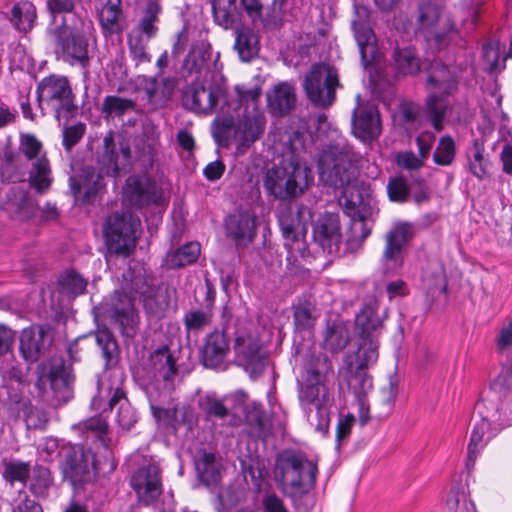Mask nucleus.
<instances>
[{"label":"nucleus","instance_id":"nucleus-57","mask_svg":"<svg viewBox=\"0 0 512 512\" xmlns=\"http://www.w3.org/2000/svg\"><path fill=\"white\" fill-rule=\"evenodd\" d=\"M213 315V311L207 308L188 311L183 317L185 329L199 333L212 323Z\"/></svg>","mask_w":512,"mask_h":512},{"label":"nucleus","instance_id":"nucleus-31","mask_svg":"<svg viewBox=\"0 0 512 512\" xmlns=\"http://www.w3.org/2000/svg\"><path fill=\"white\" fill-rule=\"evenodd\" d=\"M353 130L363 141L376 139L381 133L380 117L376 109L363 108L354 112Z\"/></svg>","mask_w":512,"mask_h":512},{"label":"nucleus","instance_id":"nucleus-35","mask_svg":"<svg viewBox=\"0 0 512 512\" xmlns=\"http://www.w3.org/2000/svg\"><path fill=\"white\" fill-rule=\"evenodd\" d=\"M118 405L115 421L123 431H130L138 421L136 410L128 401L123 389L117 387L113 390L108 401V409L112 410Z\"/></svg>","mask_w":512,"mask_h":512},{"label":"nucleus","instance_id":"nucleus-54","mask_svg":"<svg viewBox=\"0 0 512 512\" xmlns=\"http://www.w3.org/2000/svg\"><path fill=\"white\" fill-rule=\"evenodd\" d=\"M456 158V144L450 135L441 136L433 152V162L438 166H450Z\"/></svg>","mask_w":512,"mask_h":512},{"label":"nucleus","instance_id":"nucleus-3","mask_svg":"<svg viewBox=\"0 0 512 512\" xmlns=\"http://www.w3.org/2000/svg\"><path fill=\"white\" fill-rule=\"evenodd\" d=\"M92 22L87 18L71 17L69 21L48 26L47 36L53 44L58 59L71 66L86 69L90 64L88 35Z\"/></svg>","mask_w":512,"mask_h":512},{"label":"nucleus","instance_id":"nucleus-43","mask_svg":"<svg viewBox=\"0 0 512 512\" xmlns=\"http://www.w3.org/2000/svg\"><path fill=\"white\" fill-rule=\"evenodd\" d=\"M319 317L317 309L310 301H302L294 306L293 322L297 332H310Z\"/></svg>","mask_w":512,"mask_h":512},{"label":"nucleus","instance_id":"nucleus-29","mask_svg":"<svg viewBox=\"0 0 512 512\" xmlns=\"http://www.w3.org/2000/svg\"><path fill=\"white\" fill-rule=\"evenodd\" d=\"M198 479L207 487L217 485L221 480L220 458L214 452L199 449L194 455Z\"/></svg>","mask_w":512,"mask_h":512},{"label":"nucleus","instance_id":"nucleus-12","mask_svg":"<svg viewBox=\"0 0 512 512\" xmlns=\"http://www.w3.org/2000/svg\"><path fill=\"white\" fill-rule=\"evenodd\" d=\"M233 349L235 361L250 374L252 378L260 376L267 364V357L261 352V345L256 336L237 321L234 332Z\"/></svg>","mask_w":512,"mask_h":512},{"label":"nucleus","instance_id":"nucleus-21","mask_svg":"<svg viewBox=\"0 0 512 512\" xmlns=\"http://www.w3.org/2000/svg\"><path fill=\"white\" fill-rule=\"evenodd\" d=\"M130 484L145 505L155 502L163 491L160 469L156 464L139 468L131 477Z\"/></svg>","mask_w":512,"mask_h":512},{"label":"nucleus","instance_id":"nucleus-8","mask_svg":"<svg viewBox=\"0 0 512 512\" xmlns=\"http://www.w3.org/2000/svg\"><path fill=\"white\" fill-rule=\"evenodd\" d=\"M303 87L309 101L316 107L328 108L336 100V89L341 88L338 70L327 63L312 66L306 74Z\"/></svg>","mask_w":512,"mask_h":512},{"label":"nucleus","instance_id":"nucleus-46","mask_svg":"<svg viewBox=\"0 0 512 512\" xmlns=\"http://www.w3.org/2000/svg\"><path fill=\"white\" fill-rule=\"evenodd\" d=\"M79 428L86 433L94 434V437L99 441L105 452L111 455V439L108 437V422L101 416H94L79 424Z\"/></svg>","mask_w":512,"mask_h":512},{"label":"nucleus","instance_id":"nucleus-32","mask_svg":"<svg viewBox=\"0 0 512 512\" xmlns=\"http://www.w3.org/2000/svg\"><path fill=\"white\" fill-rule=\"evenodd\" d=\"M344 199L345 209L354 216L364 211L371 201V189L365 182L358 178L352 184L340 188Z\"/></svg>","mask_w":512,"mask_h":512},{"label":"nucleus","instance_id":"nucleus-38","mask_svg":"<svg viewBox=\"0 0 512 512\" xmlns=\"http://www.w3.org/2000/svg\"><path fill=\"white\" fill-rule=\"evenodd\" d=\"M36 19V7L29 0H21L11 9L10 22L18 31H30L34 27Z\"/></svg>","mask_w":512,"mask_h":512},{"label":"nucleus","instance_id":"nucleus-61","mask_svg":"<svg viewBox=\"0 0 512 512\" xmlns=\"http://www.w3.org/2000/svg\"><path fill=\"white\" fill-rule=\"evenodd\" d=\"M233 128L234 119L232 116L216 117L211 126L215 142L219 145H227L231 139Z\"/></svg>","mask_w":512,"mask_h":512},{"label":"nucleus","instance_id":"nucleus-60","mask_svg":"<svg viewBox=\"0 0 512 512\" xmlns=\"http://www.w3.org/2000/svg\"><path fill=\"white\" fill-rule=\"evenodd\" d=\"M371 234V228L367 226L364 218H353L350 225V234L347 238L349 249L356 250Z\"/></svg>","mask_w":512,"mask_h":512},{"label":"nucleus","instance_id":"nucleus-18","mask_svg":"<svg viewBox=\"0 0 512 512\" xmlns=\"http://www.w3.org/2000/svg\"><path fill=\"white\" fill-rule=\"evenodd\" d=\"M105 176L94 166H84L70 178V188L77 200L91 204L106 191Z\"/></svg>","mask_w":512,"mask_h":512},{"label":"nucleus","instance_id":"nucleus-40","mask_svg":"<svg viewBox=\"0 0 512 512\" xmlns=\"http://www.w3.org/2000/svg\"><path fill=\"white\" fill-rule=\"evenodd\" d=\"M331 365L327 356L323 354L308 355L302 365L301 380L325 382V377Z\"/></svg>","mask_w":512,"mask_h":512},{"label":"nucleus","instance_id":"nucleus-33","mask_svg":"<svg viewBox=\"0 0 512 512\" xmlns=\"http://www.w3.org/2000/svg\"><path fill=\"white\" fill-rule=\"evenodd\" d=\"M391 59L396 76H414L421 70V60L414 47H395Z\"/></svg>","mask_w":512,"mask_h":512},{"label":"nucleus","instance_id":"nucleus-23","mask_svg":"<svg viewBox=\"0 0 512 512\" xmlns=\"http://www.w3.org/2000/svg\"><path fill=\"white\" fill-rule=\"evenodd\" d=\"M414 237L413 225L408 222H398L385 234V247L382 262L388 266H397L402 263L404 247Z\"/></svg>","mask_w":512,"mask_h":512},{"label":"nucleus","instance_id":"nucleus-2","mask_svg":"<svg viewBox=\"0 0 512 512\" xmlns=\"http://www.w3.org/2000/svg\"><path fill=\"white\" fill-rule=\"evenodd\" d=\"M317 474V464L302 452L286 449L278 453L275 459V482L281 492L290 498L295 508L314 489Z\"/></svg>","mask_w":512,"mask_h":512},{"label":"nucleus","instance_id":"nucleus-16","mask_svg":"<svg viewBox=\"0 0 512 512\" xmlns=\"http://www.w3.org/2000/svg\"><path fill=\"white\" fill-rule=\"evenodd\" d=\"M132 288L139 295L145 314L149 320H160L165 317L170 305L167 289L156 287L151 277L135 276Z\"/></svg>","mask_w":512,"mask_h":512},{"label":"nucleus","instance_id":"nucleus-1","mask_svg":"<svg viewBox=\"0 0 512 512\" xmlns=\"http://www.w3.org/2000/svg\"><path fill=\"white\" fill-rule=\"evenodd\" d=\"M356 327L361 340L358 351L354 357L346 358L340 377L358 400L365 399L373 388L372 378L366 370L376 363L379 356L378 337L382 333L383 323L376 302L364 305L356 317Z\"/></svg>","mask_w":512,"mask_h":512},{"label":"nucleus","instance_id":"nucleus-13","mask_svg":"<svg viewBox=\"0 0 512 512\" xmlns=\"http://www.w3.org/2000/svg\"><path fill=\"white\" fill-rule=\"evenodd\" d=\"M123 201L133 208L161 205L163 191L147 174H135L129 176L125 181Z\"/></svg>","mask_w":512,"mask_h":512},{"label":"nucleus","instance_id":"nucleus-5","mask_svg":"<svg viewBox=\"0 0 512 512\" xmlns=\"http://www.w3.org/2000/svg\"><path fill=\"white\" fill-rule=\"evenodd\" d=\"M360 155L347 143L337 142L322 151L318 160L319 179L324 185L340 189L359 176Z\"/></svg>","mask_w":512,"mask_h":512},{"label":"nucleus","instance_id":"nucleus-55","mask_svg":"<svg viewBox=\"0 0 512 512\" xmlns=\"http://www.w3.org/2000/svg\"><path fill=\"white\" fill-rule=\"evenodd\" d=\"M52 484L53 478L50 469L44 465H35L30 483L31 492L37 497L45 498L48 496Z\"/></svg>","mask_w":512,"mask_h":512},{"label":"nucleus","instance_id":"nucleus-59","mask_svg":"<svg viewBox=\"0 0 512 512\" xmlns=\"http://www.w3.org/2000/svg\"><path fill=\"white\" fill-rule=\"evenodd\" d=\"M31 472L30 464L18 460L3 461V477L11 484L15 482L26 483Z\"/></svg>","mask_w":512,"mask_h":512},{"label":"nucleus","instance_id":"nucleus-62","mask_svg":"<svg viewBox=\"0 0 512 512\" xmlns=\"http://www.w3.org/2000/svg\"><path fill=\"white\" fill-rule=\"evenodd\" d=\"M61 289L69 295L83 294L87 287V281L77 272L71 270L59 278Z\"/></svg>","mask_w":512,"mask_h":512},{"label":"nucleus","instance_id":"nucleus-6","mask_svg":"<svg viewBox=\"0 0 512 512\" xmlns=\"http://www.w3.org/2000/svg\"><path fill=\"white\" fill-rule=\"evenodd\" d=\"M426 87L435 90L426 101L427 115L435 131L444 128V118L449 109L446 98L454 95L458 90L457 77L448 66L435 64L426 80Z\"/></svg>","mask_w":512,"mask_h":512},{"label":"nucleus","instance_id":"nucleus-26","mask_svg":"<svg viewBox=\"0 0 512 512\" xmlns=\"http://www.w3.org/2000/svg\"><path fill=\"white\" fill-rule=\"evenodd\" d=\"M227 234L237 247H247L256 237V216L250 211H240L226 220Z\"/></svg>","mask_w":512,"mask_h":512},{"label":"nucleus","instance_id":"nucleus-53","mask_svg":"<svg viewBox=\"0 0 512 512\" xmlns=\"http://www.w3.org/2000/svg\"><path fill=\"white\" fill-rule=\"evenodd\" d=\"M161 7L156 1H149L144 10L143 16L138 24V35H145L146 40L149 41L155 37L158 32L157 23L159 21V14Z\"/></svg>","mask_w":512,"mask_h":512},{"label":"nucleus","instance_id":"nucleus-11","mask_svg":"<svg viewBox=\"0 0 512 512\" xmlns=\"http://www.w3.org/2000/svg\"><path fill=\"white\" fill-rule=\"evenodd\" d=\"M59 457L64 476L73 483L91 481L102 469V464L95 458L93 451L85 450L81 446H63Z\"/></svg>","mask_w":512,"mask_h":512},{"label":"nucleus","instance_id":"nucleus-25","mask_svg":"<svg viewBox=\"0 0 512 512\" xmlns=\"http://www.w3.org/2000/svg\"><path fill=\"white\" fill-rule=\"evenodd\" d=\"M211 58L212 48L209 43L201 41L194 44L183 61L182 76L186 79L194 77V81H199L208 73Z\"/></svg>","mask_w":512,"mask_h":512},{"label":"nucleus","instance_id":"nucleus-63","mask_svg":"<svg viewBox=\"0 0 512 512\" xmlns=\"http://www.w3.org/2000/svg\"><path fill=\"white\" fill-rule=\"evenodd\" d=\"M208 418L223 419L228 416L229 410L223 401L212 395H207L200 403Z\"/></svg>","mask_w":512,"mask_h":512},{"label":"nucleus","instance_id":"nucleus-44","mask_svg":"<svg viewBox=\"0 0 512 512\" xmlns=\"http://www.w3.org/2000/svg\"><path fill=\"white\" fill-rule=\"evenodd\" d=\"M129 111H137V103L133 99L107 95L102 101L101 112L105 119L119 118Z\"/></svg>","mask_w":512,"mask_h":512},{"label":"nucleus","instance_id":"nucleus-51","mask_svg":"<svg viewBox=\"0 0 512 512\" xmlns=\"http://www.w3.org/2000/svg\"><path fill=\"white\" fill-rule=\"evenodd\" d=\"M199 255V243L190 242L168 254L167 262L170 268H181L194 263Z\"/></svg>","mask_w":512,"mask_h":512},{"label":"nucleus","instance_id":"nucleus-19","mask_svg":"<svg viewBox=\"0 0 512 512\" xmlns=\"http://www.w3.org/2000/svg\"><path fill=\"white\" fill-rule=\"evenodd\" d=\"M225 96L224 90L218 86L205 87L199 81H193L184 92V104L199 115H211L218 103Z\"/></svg>","mask_w":512,"mask_h":512},{"label":"nucleus","instance_id":"nucleus-41","mask_svg":"<svg viewBox=\"0 0 512 512\" xmlns=\"http://www.w3.org/2000/svg\"><path fill=\"white\" fill-rule=\"evenodd\" d=\"M212 10L215 22L225 29L231 28L241 15L236 0H213Z\"/></svg>","mask_w":512,"mask_h":512},{"label":"nucleus","instance_id":"nucleus-14","mask_svg":"<svg viewBox=\"0 0 512 512\" xmlns=\"http://www.w3.org/2000/svg\"><path fill=\"white\" fill-rule=\"evenodd\" d=\"M42 144L35 136L27 134L21 137L19 150L28 159L34 160L29 172V183L38 193H45L51 186L52 177L49 161L39 157Z\"/></svg>","mask_w":512,"mask_h":512},{"label":"nucleus","instance_id":"nucleus-45","mask_svg":"<svg viewBox=\"0 0 512 512\" xmlns=\"http://www.w3.org/2000/svg\"><path fill=\"white\" fill-rule=\"evenodd\" d=\"M4 164L1 167V177L9 182L22 180L25 175V165L22 164L21 156L15 153L10 147L3 150Z\"/></svg>","mask_w":512,"mask_h":512},{"label":"nucleus","instance_id":"nucleus-42","mask_svg":"<svg viewBox=\"0 0 512 512\" xmlns=\"http://www.w3.org/2000/svg\"><path fill=\"white\" fill-rule=\"evenodd\" d=\"M466 158L470 173L479 180L484 179L488 173V160L485 158V146L480 140L473 141L466 150Z\"/></svg>","mask_w":512,"mask_h":512},{"label":"nucleus","instance_id":"nucleus-37","mask_svg":"<svg viewBox=\"0 0 512 512\" xmlns=\"http://www.w3.org/2000/svg\"><path fill=\"white\" fill-rule=\"evenodd\" d=\"M440 15L441 8L437 4L431 2L422 3L419 6L417 32L422 33L427 40L434 37L436 42H440L441 35L435 30Z\"/></svg>","mask_w":512,"mask_h":512},{"label":"nucleus","instance_id":"nucleus-56","mask_svg":"<svg viewBox=\"0 0 512 512\" xmlns=\"http://www.w3.org/2000/svg\"><path fill=\"white\" fill-rule=\"evenodd\" d=\"M288 0H271L265 9L263 27L269 30H276L282 27L287 13Z\"/></svg>","mask_w":512,"mask_h":512},{"label":"nucleus","instance_id":"nucleus-17","mask_svg":"<svg viewBox=\"0 0 512 512\" xmlns=\"http://www.w3.org/2000/svg\"><path fill=\"white\" fill-rule=\"evenodd\" d=\"M222 318L225 320L222 329L206 335L200 350L201 361L207 368L221 367L230 351L228 321L231 319V314L227 306L223 307Z\"/></svg>","mask_w":512,"mask_h":512},{"label":"nucleus","instance_id":"nucleus-36","mask_svg":"<svg viewBox=\"0 0 512 512\" xmlns=\"http://www.w3.org/2000/svg\"><path fill=\"white\" fill-rule=\"evenodd\" d=\"M352 27L362 63L367 67L375 59L377 53L375 34L369 24L364 21H355Z\"/></svg>","mask_w":512,"mask_h":512},{"label":"nucleus","instance_id":"nucleus-48","mask_svg":"<svg viewBox=\"0 0 512 512\" xmlns=\"http://www.w3.org/2000/svg\"><path fill=\"white\" fill-rule=\"evenodd\" d=\"M257 37L254 32L243 27L236 31L235 49L242 61H250L258 52Z\"/></svg>","mask_w":512,"mask_h":512},{"label":"nucleus","instance_id":"nucleus-20","mask_svg":"<svg viewBox=\"0 0 512 512\" xmlns=\"http://www.w3.org/2000/svg\"><path fill=\"white\" fill-rule=\"evenodd\" d=\"M342 243V234L340 231L339 216L333 213H327L321 216L313 230V244L322 251V253L336 256L340 252Z\"/></svg>","mask_w":512,"mask_h":512},{"label":"nucleus","instance_id":"nucleus-58","mask_svg":"<svg viewBox=\"0 0 512 512\" xmlns=\"http://www.w3.org/2000/svg\"><path fill=\"white\" fill-rule=\"evenodd\" d=\"M147 43L148 41L142 35H128L129 56L136 68L140 65L151 63L152 56L147 52Z\"/></svg>","mask_w":512,"mask_h":512},{"label":"nucleus","instance_id":"nucleus-50","mask_svg":"<svg viewBox=\"0 0 512 512\" xmlns=\"http://www.w3.org/2000/svg\"><path fill=\"white\" fill-rule=\"evenodd\" d=\"M490 430V422L486 417H481L479 420L475 421L470 441L468 444V463H474L479 451L484 447V436Z\"/></svg>","mask_w":512,"mask_h":512},{"label":"nucleus","instance_id":"nucleus-47","mask_svg":"<svg viewBox=\"0 0 512 512\" xmlns=\"http://www.w3.org/2000/svg\"><path fill=\"white\" fill-rule=\"evenodd\" d=\"M349 341V331L342 323H333L327 326L323 339L325 349L337 353L343 350Z\"/></svg>","mask_w":512,"mask_h":512},{"label":"nucleus","instance_id":"nucleus-64","mask_svg":"<svg viewBox=\"0 0 512 512\" xmlns=\"http://www.w3.org/2000/svg\"><path fill=\"white\" fill-rule=\"evenodd\" d=\"M12 193L16 197V201L11 203L15 207L16 212L23 218H28L34 214L36 210L35 200L25 191L18 190L17 192L12 190Z\"/></svg>","mask_w":512,"mask_h":512},{"label":"nucleus","instance_id":"nucleus-39","mask_svg":"<svg viewBox=\"0 0 512 512\" xmlns=\"http://www.w3.org/2000/svg\"><path fill=\"white\" fill-rule=\"evenodd\" d=\"M81 0H46V8L50 16L49 26H55L69 21L71 17L85 18L81 13L76 11V5Z\"/></svg>","mask_w":512,"mask_h":512},{"label":"nucleus","instance_id":"nucleus-24","mask_svg":"<svg viewBox=\"0 0 512 512\" xmlns=\"http://www.w3.org/2000/svg\"><path fill=\"white\" fill-rule=\"evenodd\" d=\"M146 371L149 377L156 382L163 381L169 390L174 388L178 368L168 347L163 346L150 354Z\"/></svg>","mask_w":512,"mask_h":512},{"label":"nucleus","instance_id":"nucleus-30","mask_svg":"<svg viewBox=\"0 0 512 512\" xmlns=\"http://www.w3.org/2000/svg\"><path fill=\"white\" fill-rule=\"evenodd\" d=\"M298 386V398L304 412H313L314 409L325 407L327 401L325 382L298 380Z\"/></svg>","mask_w":512,"mask_h":512},{"label":"nucleus","instance_id":"nucleus-7","mask_svg":"<svg viewBox=\"0 0 512 512\" xmlns=\"http://www.w3.org/2000/svg\"><path fill=\"white\" fill-rule=\"evenodd\" d=\"M37 380L35 386L42 393L50 387L53 405L67 403L73 397V383L75 376L70 366L65 364L63 358H52L37 366Z\"/></svg>","mask_w":512,"mask_h":512},{"label":"nucleus","instance_id":"nucleus-27","mask_svg":"<svg viewBox=\"0 0 512 512\" xmlns=\"http://www.w3.org/2000/svg\"><path fill=\"white\" fill-rule=\"evenodd\" d=\"M266 96L268 111L274 117L286 116L296 107L295 87L288 82L275 85L267 92Z\"/></svg>","mask_w":512,"mask_h":512},{"label":"nucleus","instance_id":"nucleus-22","mask_svg":"<svg viewBox=\"0 0 512 512\" xmlns=\"http://www.w3.org/2000/svg\"><path fill=\"white\" fill-rule=\"evenodd\" d=\"M52 341V335L47 326L25 328L20 335V353L27 362L34 363L45 356Z\"/></svg>","mask_w":512,"mask_h":512},{"label":"nucleus","instance_id":"nucleus-52","mask_svg":"<svg viewBox=\"0 0 512 512\" xmlns=\"http://www.w3.org/2000/svg\"><path fill=\"white\" fill-rule=\"evenodd\" d=\"M96 342L105 359V367L109 368L117 364L119 359V346L114 335L109 330H100L96 334Z\"/></svg>","mask_w":512,"mask_h":512},{"label":"nucleus","instance_id":"nucleus-15","mask_svg":"<svg viewBox=\"0 0 512 512\" xmlns=\"http://www.w3.org/2000/svg\"><path fill=\"white\" fill-rule=\"evenodd\" d=\"M107 313L123 338H135L139 331L140 318L129 295L115 291L110 298Z\"/></svg>","mask_w":512,"mask_h":512},{"label":"nucleus","instance_id":"nucleus-4","mask_svg":"<svg viewBox=\"0 0 512 512\" xmlns=\"http://www.w3.org/2000/svg\"><path fill=\"white\" fill-rule=\"evenodd\" d=\"M313 180L308 165L292 154L268 169L263 186L269 195L278 200H292L303 195Z\"/></svg>","mask_w":512,"mask_h":512},{"label":"nucleus","instance_id":"nucleus-9","mask_svg":"<svg viewBox=\"0 0 512 512\" xmlns=\"http://www.w3.org/2000/svg\"><path fill=\"white\" fill-rule=\"evenodd\" d=\"M37 99L44 102L54 112L55 118L69 119L77 111L75 96L69 80L65 76L50 75L44 77L37 86Z\"/></svg>","mask_w":512,"mask_h":512},{"label":"nucleus","instance_id":"nucleus-10","mask_svg":"<svg viewBox=\"0 0 512 512\" xmlns=\"http://www.w3.org/2000/svg\"><path fill=\"white\" fill-rule=\"evenodd\" d=\"M139 226L140 219L131 212L112 213L104 226L108 249L117 255H130L136 246Z\"/></svg>","mask_w":512,"mask_h":512},{"label":"nucleus","instance_id":"nucleus-28","mask_svg":"<svg viewBox=\"0 0 512 512\" xmlns=\"http://www.w3.org/2000/svg\"><path fill=\"white\" fill-rule=\"evenodd\" d=\"M305 209L303 205H285L279 209L278 223L286 240L297 242L305 234L306 227L302 219Z\"/></svg>","mask_w":512,"mask_h":512},{"label":"nucleus","instance_id":"nucleus-34","mask_svg":"<svg viewBox=\"0 0 512 512\" xmlns=\"http://www.w3.org/2000/svg\"><path fill=\"white\" fill-rule=\"evenodd\" d=\"M97 169L104 176L116 178L120 174L119 153L115 143V133L110 130L103 138V149L97 157Z\"/></svg>","mask_w":512,"mask_h":512},{"label":"nucleus","instance_id":"nucleus-49","mask_svg":"<svg viewBox=\"0 0 512 512\" xmlns=\"http://www.w3.org/2000/svg\"><path fill=\"white\" fill-rule=\"evenodd\" d=\"M265 123L262 117H244L238 126L242 146L249 147L264 132Z\"/></svg>","mask_w":512,"mask_h":512}]
</instances>
